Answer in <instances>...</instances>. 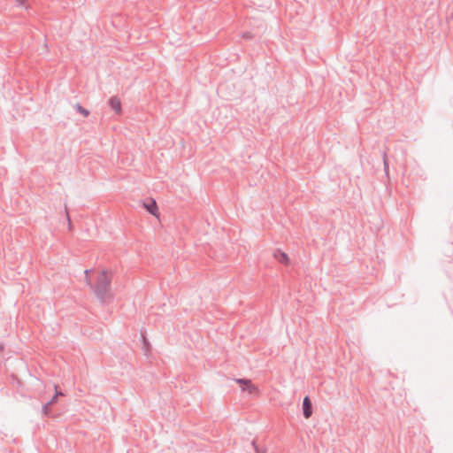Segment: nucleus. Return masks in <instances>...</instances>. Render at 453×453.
I'll return each instance as SVG.
<instances>
[{
  "instance_id": "11",
  "label": "nucleus",
  "mask_w": 453,
  "mask_h": 453,
  "mask_svg": "<svg viewBox=\"0 0 453 453\" xmlns=\"http://www.w3.org/2000/svg\"><path fill=\"white\" fill-rule=\"evenodd\" d=\"M59 395H61V393H60V392H58V391L56 389V393H55V395H53V397H52L50 401H48L47 403H50V405L53 404V403L56 402L57 397H58Z\"/></svg>"
},
{
  "instance_id": "15",
  "label": "nucleus",
  "mask_w": 453,
  "mask_h": 453,
  "mask_svg": "<svg viewBox=\"0 0 453 453\" xmlns=\"http://www.w3.org/2000/svg\"><path fill=\"white\" fill-rule=\"evenodd\" d=\"M4 349V344L0 343V351Z\"/></svg>"
},
{
  "instance_id": "12",
  "label": "nucleus",
  "mask_w": 453,
  "mask_h": 453,
  "mask_svg": "<svg viewBox=\"0 0 453 453\" xmlns=\"http://www.w3.org/2000/svg\"><path fill=\"white\" fill-rule=\"evenodd\" d=\"M18 6H23L25 4L26 0H15Z\"/></svg>"
},
{
  "instance_id": "14",
  "label": "nucleus",
  "mask_w": 453,
  "mask_h": 453,
  "mask_svg": "<svg viewBox=\"0 0 453 453\" xmlns=\"http://www.w3.org/2000/svg\"><path fill=\"white\" fill-rule=\"evenodd\" d=\"M89 272H90V270H88V269L84 271V273L86 274V280H88V275Z\"/></svg>"
},
{
  "instance_id": "6",
  "label": "nucleus",
  "mask_w": 453,
  "mask_h": 453,
  "mask_svg": "<svg viewBox=\"0 0 453 453\" xmlns=\"http://www.w3.org/2000/svg\"><path fill=\"white\" fill-rule=\"evenodd\" d=\"M109 106L116 112H121V101L118 96H111L108 101Z\"/></svg>"
},
{
  "instance_id": "5",
  "label": "nucleus",
  "mask_w": 453,
  "mask_h": 453,
  "mask_svg": "<svg viewBox=\"0 0 453 453\" xmlns=\"http://www.w3.org/2000/svg\"><path fill=\"white\" fill-rule=\"evenodd\" d=\"M273 257L278 262L283 265H288L289 262L288 254L279 249L273 252Z\"/></svg>"
},
{
  "instance_id": "13",
  "label": "nucleus",
  "mask_w": 453,
  "mask_h": 453,
  "mask_svg": "<svg viewBox=\"0 0 453 453\" xmlns=\"http://www.w3.org/2000/svg\"><path fill=\"white\" fill-rule=\"evenodd\" d=\"M143 344H144L145 349H148L150 344L145 338H143Z\"/></svg>"
},
{
  "instance_id": "7",
  "label": "nucleus",
  "mask_w": 453,
  "mask_h": 453,
  "mask_svg": "<svg viewBox=\"0 0 453 453\" xmlns=\"http://www.w3.org/2000/svg\"><path fill=\"white\" fill-rule=\"evenodd\" d=\"M74 109L84 117H88L89 115V111L82 107L79 103L74 105Z\"/></svg>"
},
{
  "instance_id": "1",
  "label": "nucleus",
  "mask_w": 453,
  "mask_h": 453,
  "mask_svg": "<svg viewBox=\"0 0 453 453\" xmlns=\"http://www.w3.org/2000/svg\"><path fill=\"white\" fill-rule=\"evenodd\" d=\"M111 283V280L107 276L105 270L101 272L95 284H93L90 280H87V285L90 287L98 301L103 304L109 303L112 299Z\"/></svg>"
},
{
  "instance_id": "8",
  "label": "nucleus",
  "mask_w": 453,
  "mask_h": 453,
  "mask_svg": "<svg viewBox=\"0 0 453 453\" xmlns=\"http://www.w3.org/2000/svg\"><path fill=\"white\" fill-rule=\"evenodd\" d=\"M251 444H252L256 453H266V449L263 447H259L257 444L255 440L252 441Z\"/></svg>"
},
{
  "instance_id": "3",
  "label": "nucleus",
  "mask_w": 453,
  "mask_h": 453,
  "mask_svg": "<svg viewBox=\"0 0 453 453\" xmlns=\"http://www.w3.org/2000/svg\"><path fill=\"white\" fill-rule=\"evenodd\" d=\"M143 207L150 214L153 216H157L158 207L156 201L153 198H149L146 201H143Z\"/></svg>"
},
{
  "instance_id": "4",
  "label": "nucleus",
  "mask_w": 453,
  "mask_h": 453,
  "mask_svg": "<svg viewBox=\"0 0 453 453\" xmlns=\"http://www.w3.org/2000/svg\"><path fill=\"white\" fill-rule=\"evenodd\" d=\"M302 408L304 418H309L312 415L313 407L312 403L308 395L304 396Z\"/></svg>"
},
{
  "instance_id": "2",
  "label": "nucleus",
  "mask_w": 453,
  "mask_h": 453,
  "mask_svg": "<svg viewBox=\"0 0 453 453\" xmlns=\"http://www.w3.org/2000/svg\"><path fill=\"white\" fill-rule=\"evenodd\" d=\"M234 380L240 385L242 391H247L251 395L258 392V388L249 379L242 378L234 379Z\"/></svg>"
},
{
  "instance_id": "10",
  "label": "nucleus",
  "mask_w": 453,
  "mask_h": 453,
  "mask_svg": "<svg viewBox=\"0 0 453 453\" xmlns=\"http://www.w3.org/2000/svg\"><path fill=\"white\" fill-rule=\"evenodd\" d=\"M383 164H384V172H385V174L386 175H388V173H389V167H388V160L386 158V153L383 154Z\"/></svg>"
},
{
  "instance_id": "9",
  "label": "nucleus",
  "mask_w": 453,
  "mask_h": 453,
  "mask_svg": "<svg viewBox=\"0 0 453 453\" xmlns=\"http://www.w3.org/2000/svg\"><path fill=\"white\" fill-rule=\"evenodd\" d=\"M42 412L44 416H50V405L48 403H45L42 406Z\"/></svg>"
}]
</instances>
